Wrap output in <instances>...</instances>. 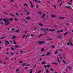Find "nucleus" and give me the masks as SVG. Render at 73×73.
<instances>
[{
    "instance_id": "1",
    "label": "nucleus",
    "mask_w": 73,
    "mask_h": 73,
    "mask_svg": "<svg viewBox=\"0 0 73 73\" xmlns=\"http://www.w3.org/2000/svg\"><path fill=\"white\" fill-rule=\"evenodd\" d=\"M13 18H8V19H6L5 18H4L3 19V21H5L4 25H5L8 26L9 25L11 24L9 22V21H13Z\"/></svg>"
},
{
    "instance_id": "2",
    "label": "nucleus",
    "mask_w": 73,
    "mask_h": 73,
    "mask_svg": "<svg viewBox=\"0 0 73 73\" xmlns=\"http://www.w3.org/2000/svg\"><path fill=\"white\" fill-rule=\"evenodd\" d=\"M5 41L6 42L5 43V45H6L7 46H8V45L7 44H9V42H8V40H5Z\"/></svg>"
},
{
    "instance_id": "3",
    "label": "nucleus",
    "mask_w": 73,
    "mask_h": 73,
    "mask_svg": "<svg viewBox=\"0 0 73 73\" xmlns=\"http://www.w3.org/2000/svg\"><path fill=\"white\" fill-rule=\"evenodd\" d=\"M46 30L47 31H51V32H53V31H54L55 30H56L55 29H53V30H52L51 29H48L47 28H46Z\"/></svg>"
},
{
    "instance_id": "4",
    "label": "nucleus",
    "mask_w": 73,
    "mask_h": 73,
    "mask_svg": "<svg viewBox=\"0 0 73 73\" xmlns=\"http://www.w3.org/2000/svg\"><path fill=\"white\" fill-rule=\"evenodd\" d=\"M45 41H38V44H45Z\"/></svg>"
},
{
    "instance_id": "5",
    "label": "nucleus",
    "mask_w": 73,
    "mask_h": 73,
    "mask_svg": "<svg viewBox=\"0 0 73 73\" xmlns=\"http://www.w3.org/2000/svg\"><path fill=\"white\" fill-rule=\"evenodd\" d=\"M30 3V4L31 5V8H33V7H34V6H33V4H32V3L31 1H29Z\"/></svg>"
},
{
    "instance_id": "6",
    "label": "nucleus",
    "mask_w": 73,
    "mask_h": 73,
    "mask_svg": "<svg viewBox=\"0 0 73 73\" xmlns=\"http://www.w3.org/2000/svg\"><path fill=\"white\" fill-rule=\"evenodd\" d=\"M62 54L63 55V58L64 59H65L66 58V56L65 55V54H66V53H64Z\"/></svg>"
},
{
    "instance_id": "7",
    "label": "nucleus",
    "mask_w": 73,
    "mask_h": 73,
    "mask_svg": "<svg viewBox=\"0 0 73 73\" xmlns=\"http://www.w3.org/2000/svg\"><path fill=\"white\" fill-rule=\"evenodd\" d=\"M22 20L23 22H25V23H28V21H26L25 19H23Z\"/></svg>"
},
{
    "instance_id": "8",
    "label": "nucleus",
    "mask_w": 73,
    "mask_h": 73,
    "mask_svg": "<svg viewBox=\"0 0 73 73\" xmlns=\"http://www.w3.org/2000/svg\"><path fill=\"white\" fill-rule=\"evenodd\" d=\"M40 30H44V32H45V33H48L47 32H46V30H45L44 29L42 28H40Z\"/></svg>"
},
{
    "instance_id": "9",
    "label": "nucleus",
    "mask_w": 73,
    "mask_h": 73,
    "mask_svg": "<svg viewBox=\"0 0 73 73\" xmlns=\"http://www.w3.org/2000/svg\"><path fill=\"white\" fill-rule=\"evenodd\" d=\"M57 37L59 38H60L61 39H62V40L63 39L61 37V36H60V34L59 35V36H57Z\"/></svg>"
},
{
    "instance_id": "10",
    "label": "nucleus",
    "mask_w": 73,
    "mask_h": 73,
    "mask_svg": "<svg viewBox=\"0 0 73 73\" xmlns=\"http://www.w3.org/2000/svg\"><path fill=\"white\" fill-rule=\"evenodd\" d=\"M65 8H69V9H70L71 8V6L68 5V6H65Z\"/></svg>"
},
{
    "instance_id": "11",
    "label": "nucleus",
    "mask_w": 73,
    "mask_h": 73,
    "mask_svg": "<svg viewBox=\"0 0 73 73\" xmlns=\"http://www.w3.org/2000/svg\"><path fill=\"white\" fill-rule=\"evenodd\" d=\"M55 17H56V16L54 15H51V17H52V18H54Z\"/></svg>"
},
{
    "instance_id": "12",
    "label": "nucleus",
    "mask_w": 73,
    "mask_h": 73,
    "mask_svg": "<svg viewBox=\"0 0 73 73\" xmlns=\"http://www.w3.org/2000/svg\"><path fill=\"white\" fill-rule=\"evenodd\" d=\"M46 66L48 68H49V67H50V64H47L46 65Z\"/></svg>"
},
{
    "instance_id": "13",
    "label": "nucleus",
    "mask_w": 73,
    "mask_h": 73,
    "mask_svg": "<svg viewBox=\"0 0 73 73\" xmlns=\"http://www.w3.org/2000/svg\"><path fill=\"white\" fill-rule=\"evenodd\" d=\"M6 37L5 36H3L0 38V39L1 40H3V38H5Z\"/></svg>"
},
{
    "instance_id": "14",
    "label": "nucleus",
    "mask_w": 73,
    "mask_h": 73,
    "mask_svg": "<svg viewBox=\"0 0 73 73\" xmlns=\"http://www.w3.org/2000/svg\"><path fill=\"white\" fill-rule=\"evenodd\" d=\"M13 44H15V45H16V42L15 41V40H13Z\"/></svg>"
},
{
    "instance_id": "15",
    "label": "nucleus",
    "mask_w": 73,
    "mask_h": 73,
    "mask_svg": "<svg viewBox=\"0 0 73 73\" xmlns=\"http://www.w3.org/2000/svg\"><path fill=\"white\" fill-rule=\"evenodd\" d=\"M50 52H49L46 54V56H49V55H50Z\"/></svg>"
},
{
    "instance_id": "16",
    "label": "nucleus",
    "mask_w": 73,
    "mask_h": 73,
    "mask_svg": "<svg viewBox=\"0 0 73 73\" xmlns=\"http://www.w3.org/2000/svg\"><path fill=\"white\" fill-rule=\"evenodd\" d=\"M57 60H58V63H60V59H59V58L57 57Z\"/></svg>"
},
{
    "instance_id": "17",
    "label": "nucleus",
    "mask_w": 73,
    "mask_h": 73,
    "mask_svg": "<svg viewBox=\"0 0 73 73\" xmlns=\"http://www.w3.org/2000/svg\"><path fill=\"white\" fill-rule=\"evenodd\" d=\"M17 38V36H14L12 37V39H15V38Z\"/></svg>"
},
{
    "instance_id": "18",
    "label": "nucleus",
    "mask_w": 73,
    "mask_h": 73,
    "mask_svg": "<svg viewBox=\"0 0 73 73\" xmlns=\"http://www.w3.org/2000/svg\"><path fill=\"white\" fill-rule=\"evenodd\" d=\"M15 32L16 33H19V30H17L15 31Z\"/></svg>"
},
{
    "instance_id": "19",
    "label": "nucleus",
    "mask_w": 73,
    "mask_h": 73,
    "mask_svg": "<svg viewBox=\"0 0 73 73\" xmlns=\"http://www.w3.org/2000/svg\"><path fill=\"white\" fill-rule=\"evenodd\" d=\"M19 46H20V45H16L15 46V48H17Z\"/></svg>"
},
{
    "instance_id": "20",
    "label": "nucleus",
    "mask_w": 73,
    "mask_h": 73,
    "mask_svg": "<svg viewBox=\"0 0 73 73\" xmlns=\"http://www.w3.org/2000/svg\"><path fill=\"white\" fill-rule=\"evenodd\" d=\"M9 15L10 16H12L13 17H15V15H13V14H9Z\"/></svg>"
},
{
    "instance_id": "21",
    "label": "nucleus",
    "mask_w": 73,
    "mask_h": 73,
    "mask_svg": "<svg viewBox=\"0 0 73 73\" xmlns=\"http://www.w3.org/2000/svg\"><path fill=\"white\" fill-rule=\"evenodd\" d=\"M24 5L25 6H25H26V7H28V5H27V4L26 3L24 4Z\"/></svg>"
},
{
    "instance_id": "22",
    "label": "nucleus",
    "mask_w": 73,
    "mask_h": 73,
    "mask_svg": "<svg viewBox=\"0 0 73 73\" xmlns=\"http://www.w3.org/2000/svg\"><path fill=\"white\" fill-rule=\"evenodd\" d=\"M44 36V35L43 34H41L39 36V38H40L41 36Z\"/></svg>"
},
{
    "instance_id": "23",
    "label": "nucleus",
    "mask_w": 73,
    "mask_h": 73,
    "mask_svg": "<svg viewBox=\"0 0 73 73\" xmlns=\"http://www.w3.org/2000/svg\"><path fill=\"white\" fill-rule=\"evenodd\" d=\"M45 14H44L42 16V18H44V17H45Z\"/></svg>"
},
{
    "instance_id": "24",
    "label": "nucleus",
    "mask_w": 73,
    "mask_h": 73,
    "mask_svg": "<svg viewBox=\"0 0 73 73\" xmlns=\"http://www.w3.org/2000/svg\"><path fill=\"white\" fill-rule=\"evenodd\" d=\"M52 40V39L51 38H48L47 39V41H49V40Z\"/></svg>"
},
{
    "instance_id": "25",
    "label": "nucleus",
    "mask_w": 73,
    "mask_h": 73,
    "mask_svg": "<svg viewBox=\"0 0 73 73\" xmlns=\"http://www.w3.org/2000/svg\"><path fill=\"white\" fill-rule=\"evenodd\" d=\"M63 62L64 63V64H66V62H65V61L64 60H63Z\"/></svg>"
},
{
    "instance_id": "26",
    "label": "nucleus",
    "mask_w": 73,
    "mask_h": 73,
    "mask_svg": "<svg viewBox=\"0 0 73 73\" xmlns=\"http://www.w3.org/2000/svg\"><path fill=\"white\" fill-rule=\"evenodd\" d=\"M42 64H45V62L44 61H43L41 62Z\"/></svg>"
},
{
    "instance_id": "27",
    "label": "nucleus",
    "mask_w": 73,
    "mask_h": 73,
    "mask_svg": "<svg viewBox=\"0 0 73 73\" xmlns=\"http://www.w3.org/2000/svg\"><path fill=\"white\" fill-rule=\"evenodd\" d=\"M25 36H26V35H24L23 36V38H25Z\"/></svg>"
},
{
    "instance_id": "28",
    "label": "nucleus",
    "mask_w": 73,
    "mask_h": 73,
    "mask_svg": "<svg viewBox=\"0 0 73 73\" xmlns=\"http://www.w3.org/2000/svg\"><path fill=\"white\" fill-rule=\"evenodd\" d=\"M49 72V71L47 70H46V73H48Z\"/></svg>"
},
{
    "instance_id": "29",
    "label": "nucleus",
    "mask_w": 73,
    "mask_h": 73,
    "mask_svg": "<svg viewBox=\"0 0 73 73\" xmlns=\"http://www.w3.org/2000/svg\"><path fill=\"white\" fill-rule=\"evenodd\" d=\"M11 49L12 50H15V48L12 47L11 48Z\"/></svg>"
},
{
    "instance_id": "30",
    "label": "nucleus",
    "mask_w": 73,
    "mask_h": 73,
    "mask_svg": "<svg viewBox=\"0 0 73 73\" xmlns=\"http://www.w3.org/2000/svg\"><path fill=\"white\" fill-rule=\"evenodd\" d=\"M41 52H44V49L43 48H42L40 50Z\"/></svg>"
},
{
    "instance_id": "31",
    "label": "nucleus",
    "mask_w": 73,
    "mask_h": 73,
    "mask_svg": "<svg viewBox=\"0 0 73 73\" xmlns=\"http://www.w3.org/2000/svg\"><path fill=\"white\" fill-rule=\"evenodd\" d=\"M53 64H54L55 65H58V63H57L54 62V63H53Z\"/></svg>"
},
{
    "instance_id": "32",
    "label": "nucleus",
    "mask_w": 73,
    "mask_h": 73,
    "mask_svg": "<svg viewBox=\"0 0 73 73\" xmlns=\"http://www.w3.org/2000/svg\"><path fill=\"white\" fill-rule=\"evenodd\" d=\"M39 25H40V26H41V27H43V25L41 23H40L39 24Z\"/></svg>"
},
{
    "instance_id": "33",
    "label": "nucleus",
    "mask_w": 73,
    "mask_h": 73,
    "mask_svg": "<svg viewBox=\"0 0 73 73\" xmlns=\"http://www.w3.org/2000/svg\"><path fill=\"white\" fill-rule=\"evenodd\" d=\"M53 6H54V9H56L57 8H56V5H53Z\"/></svg>"
},
{
    "instance_id": "34",
    "label": "nucleus",
    "mask_w": 73,
    "mask_h": 73,
    "mask_svg": "<svg viewBox=\"0 0 73 73\" xmlns=\"http://www.w3.org/2000/svg\"><path fill=\"white\" fill-rule=\"evenodd\" d=\"M68 34V32H66L65 33H64V36H65V35H66Z\"/></svg>"
},
{
    "instance_id": "35",
    "label": "nucleus",
    "mask_w": 73,
    "mask_h": 73,
    "mask_svg": "<svg viewBox=\"0 0 73 73\" xmlns=\"http://www.w3.org/2000/svg\"><path fill=\"white\" fill-rule=\"evenodd\" d=\"M38 13H39L40 15H41V13H42V12L41 11H40L38 12Z\"/></svg>"
},
{
    "instance_id": "36",
    "label": "nucleus",
    "mask_w": 73,
    "mask_h": 73,
    "mask_svg": "<svg viewBox=\"0 0 73 73\" xmlns=\"http://www.w3.org/2000/svg\"><path fill=\"white\" fill-rule=\"evenodd\" d=\"M67 45L68 46H69V45H70V43L69 42H68L67 44Z\"/></svg>"
},
{
    "instance_id": "37",
    "label": "nucleus",
    "mask_w": 73,
    "mask_h": 73,
    "mask_svg": "<svg viewBox=\"0 0 73 73\" xmlns=\"http://www.w3.org/2000/svg\"><path fill=\"white\" fill-rule=\"evenodd\" d=\"M59 19H64V18L62 17H59Z\"/></svg>"
},
{
    "instance_id": "38",
    "label": "nucleus",
    "mask_w": 73,
    "mask_h": 73,
    "mask_svg": "<svg viewBox=\"0 0 73 73\" xmlns=\"http://www.w3.org/2000/svg\"><path fill=\"white\" fill-rule=\"evenodd\" d=\"M50 69L51 70V71H53V70H54V69L53 68H50Z\"/></svg>"
},
{
    "instance_id": "39",
    "label": "nucleus",
    "mask_w": 73,
    "mask_h": 73,
    "mask_svg": "<svg viewBox=\"0 0 73 73\" xmlns=\"http://www.w3.org/2000/svg\"><path fill=\"white\" fill-rule=\"evenodd\" d=\"M44 66L45 69H46V65H44Z\"/></svg>"
},
{
    "instance_id": "40",
    "label": "nucleus",
    "mask_w": 73,
    "mask_h": 73,
    "mask_svg": "<svg viewBox=\"0 0 73 73\" xmlns=\"http://www.w3.org/2000/svg\"><path fill=\"white\" fill-rule=\"evenodd\" d=\"M60 31L61 32H63L64 31L63 30H60Z\"/></svg>"
},
{
    "instance_id": "41",
    "label": "nucleus",
    "mask_w": 73,
    "mask_h": 73,
    "mask_svg": "<svg viewBox=\"0 0 73 73\" xmlns=\"http://www.w3.org/2000/svg\"><path fill=\"white\" fill-rule=\"evenodd\" d=\"M51 46L52 48H55V47H54V46L53 45H52Z\"/></svg>"
},
{
    "instance_id": "42",
    "label": "nucleus",
    "mask_w": 73,
    "mask_h": 73,
    "mask_svg": "<svg viewBox=\"0 0 73 73\" xmlns=\"http://www.w3.org/2000/svg\"><path fill=\"white\" fill-rule=\"evenodd\" d=\"M15 20L16 21H18V19H17V18H15Z\"/></svg>"
},
{
    "instance_id": "43",
    "label": "nucleus",
    "mask_w": 73,
    "mask_h": 73,
    "mask_svg": "<svg viewBox=\"0 0 73 73\" xmlns=\"http://www.w3.org/2000/svg\"><path fill=\"white\" fill-rule=\"evenodd\" d=\"M19 63H21H21H23V62H22L21 61H19Z\"/></svg>"
},
{
    "instance_id": "44",
    "label": "nucleus",
    "mask_w": 73,
    "mask_h": 73,
    "mask_svg": "<svg viewBox=\"0 0 73 73\" xmlns=\"http://www.w3.org/2000/svg\"><path fill=\"white\" fill-rule=\"evenodd\" d=\"M16 72H19V69H17L16 70Z\"/></svg>"
},
{
    "instance_id": "45",
    "label": "nucleus",
    "mask_w": 73,
    "mask_h": 73,
    "mask_svg": "<svg viewBox=\"0 0 73 73\" xmlns=\"http://www.w3.org/2000/svg\"><path fill=\"white\" fill-rule=\"evenodd\" d=\"M15 28L11 29V30L12 31H15Z\"/></svg>"
},
{
    "instance_id": "46",
    "label": "nucleus",
    "mask_w": 73,
    "mask_h": 73,
    "mask_svg": "<svg viewBox=\"0 0 73 73\" xmlns=\"http://www.w3.org/2000/svg\"><path fill=\"white\" fill-rule=\"evenodd\" d=\"M32 72H33V70H31V71L30 72V73H32Z\"/></svg>"
},
{
    "instance_id": "47",
    "label": "nucleus",
    "mask_w": 73,
    "mask_h": 73,
    "mask_svg": "<svg viewBox=\"0 0 73 73\" xmlns=\"http://www.w3.org/2000/svg\"><path fill=\"white\" fill-rule=\"evenodd\" d=\"M16 15H17H17H19V13H16Z\"/></svg>"
},
{
    "instance_id": "48",
    "label": "nucleus",
    "mask_w": 73,
    "mask_h": 73,
    "mask_svg": "<svg viewBox=\"0 0 73 73\" xmlns=\"http://www.w3.org/2000/svg\"><path fill=\"white\" fill-rule=\"evenodd\" d=\"M27 19H28V20H30V19H31V18L30 17H27Z\"/></svg>"
},
{
    "instance_id": "49",
    "label": "nucleus",
    "mask_w": 73,
    "mask_h": 73,
    "mask_svg": "<svg viewBox=\"0 0 73 73\" xmlns=\"http://www.w3.org/2000/svg\"><path fill=\"white\" fill-rule=\"evenodd\" d=\"M60 31H57V33H60Z\"/></svg>"
},
{
    "instance_id": "50",
    "label": "nucleus",
    "mask_w": 73,
    "mask_h": 73,
    "mask_svg": "<svg viewBox=\"0 0 73 73\" xmlns=\"http://www.w3.org/2000/svg\"><path fill=\"white\" fill-rule=\"evenodd\" d=\"M70 44L71 46H73V44H72V42H70Z\"/></svg>"
},
{
    "instance_id": "51",
    "label": "nucleus",
    "mask_w": 73,
    "mask_h": 73,
    "mask_svg": "<svg viewBox=\"0 0 73 73\" xmlns=\"http://www.w3.org/2000/svg\"><path fill=\"white\" fill-rule=\"evenodd\" d=\"M10 2H12V3H13V0H10Z\"/></svg>"
},
{
    "instance_id": "52",
    "label": "nucleus",
    "mask_w": 73,
    "mask_h": 73,
    "mask_svg": "<svg viewBox=\"0 0 73 73\" xmlns=\"http://www.w3.org/2000/svg\"><path fill=\"white\" fill-rule=\"evenodd\" d=\"M69 68L71 70L72 69V67L70 66L69 67Z\"/></svg>"
},
{
    "instance_id": "53",
    "label": "nucleus",
    "mask_w": 73,
    "mask_h": 73,
    "mask_svg": "<svg viewBox=\"0 0 73 73\" xmlns=\"http://www.w3.org/2000/svg\"><path fill=\"white\" fill-rule=\"evenodd\" d=\"M30 13V12H28V13H27V15H29Z\"/></svg>"
},
{
    "instance_id": "54",
    "label": "nucleus",
    "mask_w": 73,
    "mask_h": 73,
    "mask_svg": "<svg viewBox=\"0 0 73 73\" xmlns=\"http://www.w3.org/2000/svg\"><path fill=\"white\" fill-rule=\"evenodd\" d=\"M38 5H37L36 7V9H37L38 8Z\"/></svg>"
},
{
    "instance_id": "55",
    "label": "nucleus",
    "mask_w": 73,
    "mask_h": 73,
    "mask_svg": "<svg viewBox=\"0 0 73 73\" xmlns=\"http://www.w3.org/2000/svg\"><path fill=\"white\" fill-rule=\"evenodd\" d=\"M47 2H48V3H49V4H50V1H47Z\"/></svg>"
},
{
    "instance_id": "56",
    "label": "nucleus",
    "mask_w": 73,
    "mask_h": 73,
    "mask_svg": "<svg viewBox=\"0 0 73 73\" xmlns=\"http://www.w3.org/2000/svg\"><path fill=\"white\" fill-rule=\"evenodd\" d=\"M57 53H58L57 51H56V52H55V54H57Z\"/></svg>"
},
{
    "instance_id": "57",
    "label": "nucleus",
    "mask_w": 73,
    "mask_h": 73,
    "mask_svg": "<svg viewBox=\"0 0 73 73\" xmlns=\"http://www.w3.org/2000/svg\"><path fill=\"white\" fill-rule=\"evenodd\" d=\"M30 65L29 64H27L26 65V66H30Z\"/></svg>"
},
{
    "instance_id": "58",
    "label": "nucleus",
    "mask_w": 73,
    "mask_h": 73,
    "mask_svg": "<svg viewBox=\"0 0 73 73\" xmlns=\"http://www.w3.org/2000/svg\"><path fill=\"white\" fill-rule=\"evenodd\" d=\"M4 13H5V14H6V15H8V13H7L4 12Z\"/></svg>"
},
{
    "instance_id": "59",
    "label": "nucleus",
    "mask_w": 73,
    "mask_h": 73,
    "mask_svg": "<svg viewBox=\"0 0 73 73\" xmlns=\"http://www.w3.org/2000/svg\"><path fill=\"white\" fill-rule=\"evenodd\" d=\"M26 64H27V63H26L23 64V65H26Z\"/></svg>"
},
{
    "instance_id": "60",
    "label": "nucleus",
    "mask_w": 73,
    "mask_h": 73,
    "mask_svg": "<svg viewBox=\"0 0 73 73\" xmlns=\"http://www.w3.org/2000/svg\"><path fill=\"white\" fill-rule=\"evenodd\" d=\"M31 37H33V36H34V35H33V34H31Z\"/></svg>"
},
{
    "instance_id": "61",
    "label": "nucleus",
    "mask_w": 73,
    "mask_h": 73,
    "mask_svg": "<svg viewBox=\"0 0 73 73\" xmlns=\"http://www.w3.org/2000/svg\"><path fill=\"white\" fill-rule=\"evenodd\" d=\"M19 52H20V53H23V50H21Z\"/></svg>"
},
{
    "instance_id": "62",
    "label": "nucleus",
    "mask_w": 73,
    "mask_h": 73,
    "mask_svg": "<svg viewBox=\"0 0 73 73\" xmlns=\"http://www.w3.org/2000/svg\"><path fill=\"white\" fill-rule=\"evenodd\" d=\"M11 55H12V56H13V54H13V53H11Z\"/></svg>"
},
{
    "instance_id": "63",
    "label": "nucleus",
    "mask_w": 73,
    "mask_h": 73,
    "mask_svg": "<svg viewBox=\"0 0 73 73\" xmlns=\"http://www.w3.org/2000/svg\"><path fill=\"white\" fill-rule=\"evenodd\" d=\"M41 72V70L39 71L38 72V73H40V72Z\"/></svg>"
},
{
    "instance_id": "64",
    "label": "nucleus",
    "mask_w": 73,
    "mask_h": 73,
    "mask_svg": "<svg viewBox=\"0 0 73 73\" xmlns=\"http://www.w3.org/2000/svg\"><path fill=\"white\" fill-rule=\"evenodd\" d=\"M34 1H35V2H38V1L37 0H34Z\"/></svg>"
}]
</instances>
